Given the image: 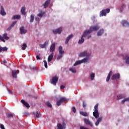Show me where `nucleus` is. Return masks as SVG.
Segmentation results:
<instances>
[{
    "mask_svg": "<svg viewBox=\"0 0 129 129\" xmlns=\"http://www.w3.org/2000/svg\"><path fill=\"white\" fill-rule=\"evenodd\" d=\"M55 49H56V43L54 42L51 44L49 51L50 52H54V51H55Z\"/></svg>",
    "mask_w": 129,
    "mask_h": 129,
    "instance_id": "10",
    "label": "nucleus"
},
{
    "mask_svg": "<svg viewBox=\"0 0 129 129\" xmlns=\"http://www.w3.org/2000/svg\"><path fill=\"white\" fill-rule=\"evenodd\" d=\"M65 88V86L64 85L60 86V89H64Z\"/></svg>",
    "mask_w": 129,
    "mask_h": 129,
    "instance_id": "54",
    "label": "nucleus"
},
{
    "mask_svg": "<svg viewBox=\"0 0 129 129\" xmlns=\"http://www.w3.org/2000/svg\"><path fill=\"white\" fill-rule=\"evenodd\" d=\"M27 44L24 43L22 45V49L23 50H26V48H27Z\"/></svg>",
    "mask_w": 129,
    "mask_h": 129,
    "instance_id": "40",
    "label": "nucleus"
},
{
    "mask_svg": "<svg viewBox=\"0 0 129 129\" xmlns=\"http://www.w3.org/2000/svg\"><path fill=\"white\" fill-rule=\"evenodd\" d=\"M0 127H1V129H6L5 128V125H4V124H1L0 125Z\"/></svg>",
    "mask_w": 129,
    "mask_h": 129,
    "instance_id": "48",
    "label": "nucleus"
},
{
    "mask_svg": "<svg viewBox=\"0 0 129 129\" xmlns=\"http://www.w3.org/2000/svg\"><path fill=\"white\" fill-rule=\"evenodd\" d=\"M59 80V78L57 76H55L54 77H52L51 78V84H53L54 86H56V83L58 82V81Z\"/></svg>",
    "mask_w": 129,
    "mask_h": 129,
    "instance_id": "6",
    "label": "nucleus"
},
{
    "mask_svg": "<svg viewBox=\"0 0 129 129\" xmlns=\"http://www.w3.org/2000/svg\"><path fill=\"white\" fill-rule=\"evenodd\" d=\"M21 18L20 15H15L12 17V20H19Z\"/></svg>",
    "mask_w": 129,
    "mask_h": 129,
    "instance_id": "32",
    "label": "nucleus"
},
{
    "mask_svg": "<svg viewBox=\"0 0 129 129\" xmlns=\"http://www.w3.org/2000/svg\"><path fill=\"white\" fill-rule=\"evenodd\" d=\"M36 59L37 60H41V57H40V55H36Z\"/></svg>",
    "mask_w": 129,
    "mask_h": 129,
    "instance_id": "49",
    "label": "nucleus"
},
{
    "mask_svg": "<svg viewBox=\"0 0 129 129\" xmlns=\"http://www.w3.org/2000/svg\"><path fill=\"white\" fill-rule=\"evenodd\" d=\"M72 109H73V111L74 113H76V108H75V107H73Z\"/></svg>",
    "mask_w": 129,
    "mask_h": 129,
    "instance_id": "47",
    "label": "nucleus"
},
{
    "mask_svg": "<svg viewBox=\"0 0 129 129\" xmlns=\"http://www.w3.org/2000/svg\"><path fill=\"white\" fill-rule=\"evenodd\" d=\"M61 103H62L61 102H60V100H59L58 101H57V103H56V105L57 106H60V105H61Z\"/></svg>",
    "mask_w": 129,
    "mask_h": 129,
    "instance_id": "41",
    "label": "nucleus"
},
{
    "mask_svg": "<svg viewBox=\"0 0 129 129\" xmlns=\"http://www.w3.org/2000/svg\"><path fill=\"white\" fill-rule=\"evenodd\" d=\"M9 39H10V37H8L7 33H4L3 35V36L0 35V40L4 42V43H6V40H5V39L9 40Z\"/></svg>",
    "mask_w": 129,
    "mask_h": 129,
    "instance_id": "5",
    "label": "nucleus"
},
{
    "mask_svg": "<svg viewBox=\"0 0 129 129\" xmlns=\"http://www.w3.org/2000/svg\"><path fill=\"white\" fill-rule=\"evenodd\" d=\"M57 129H63L64 128L62 126V124L61 123H58L57 125Z\"/></svg>",
    "mask_w": 129,
    "mask_h": 129,
    "instance_id": "39",
    "label": "nucleus"
},
{
    "mask_svg": "<svg viewBox=\"0 0 129 129\" xmlns=\"http://www.w3.org/2000/svg\"><path fill=\"white\" fill-rule=\"evenodd\" d=\"M121 9H125V5L124 4H122L121 6Z\"/></svg>",
    "mask_w": 129,
    "mask_h": 129,
    "instance_id": "50",
    "label": "nucleus"
},
{
    "mask_svg": "<svg viewBox=\"0 0 129 129\" xmlns=\"http://www.w3.org/2000/svg\"><path fill=\"white\" fill-rule=\"evenodd\" d=\"M125 97V95H119L117 96V99L119 100V99H122V98H124Z\"/></svg>",
    "mask_w": 129,
    "mask_h": 129,
    "instance_id": "30",
    "label": "nucleus"
},
{
    "mask_svg": "<svg viewBox=\"0 0 129 129\" xmlns=\"http://www.w3.org/2000/svg\"><path fill=\"white\" fill-rule=\"evenodd\" d=\"M33 114L35 118H39V117H41V114L40 113H36V112H33Z\"/></svg>",
    "mask_w": 129,
    "mask_h": 129,
    "instance_id": "20",
    "label": "nucleus"
},
{
    "mask_svg": "<svg viewBox=\"0 0 129 129\" xmlns=\"http://www.w3.org/2000/svg\"><path fill=\"white\" fill-rule=\"evenodd\" d=\"M8 90L9 92V93H12V91H11L10 89H8Z\"/></svg>",
    "mask_w": 129,
    "mask_h": 129,
    "instance_id": "58",
    "label": "nucleus"
},
{
    "mask_svg": "<svg viewBox=\"0 0 129 129\" xmlns=\"http://www.w3.org/2000/svg\"><path fill=\"white\" fill-rule=\"evenodd\" d=\"M103 33H104V30L102 29L98 32L97 35L98 36H101Z\"/></svg>",
    "mask_w": 129,
    "mask_h": 129,
    "instance_id": "27",
    "label": "nucleus"
},
{
    "mask_svg": "<svg viewBox=\"0 0 129 129\" xmlns=\"http://www.w3.org/2000/svg\"><path fill=\"white\" fill-rule=\"evenodd\" d=\"M62 32V28H59L56 30H53V34H60Z\"/></svg>",
    "mask_w": 129,
    "mask_h": 129,
    "instance_id": "11",
    "label": "nucleus"
},
{
    "mask_svg": "<svg viewBox=\"0 0 129 129\" xmlns=\"http://www.w3.org/2000/svg\"><path fill=\"white\" fill-rule=\"evenodd\" d=\"M59 100L60 101V102L62 103V102H65V101H67V99H66V98L65 97H61Z\"/></svg>",
    "mask_w": 129,
    "mask_h": 129,
    "instance_id": "34",
    "label": "nucleus"
},
{
    "mask_svg": "<svg viewBox=\"0 0 129 129\" xmlns=\"http://www.w3.org/2000/svg\"><path fill=\"white\" fill-rule=\"evenodd\" d=\"M35 19V17L34 15L32 14L30 16V23H33L34 22V19Z\"/></svg>",
    "mask_w": 129,
    "mask_h": 129,
    "instance_id": "35",
    "label": "nucleus"
},
{
    "mask_svg": "<svg viewBox=\"0 0 129 129\" xmlns=\"http://www.w3.org/2000/svg\"><path fill=\"white\" fill-rule=\"evenodd\" d=\"M123 60H125L126 64L129 65V56H125L124 58H123Z\"/></svg>",
    "mask_w": 129,
    "mask_h": 129,
    "instance_id": "33",
    "label": "nucleus"
},
{
    "mask_svg": "<svg viewBox=\"0 0 129 129\" xmlns=\"http://www.w3.org/2000/svg\"><path fill=\"white\" fill-rule=\"evenodd\" d=\"M125 101H129V97L124 98L123 100H122V104H123L125 102Z\"/></svg>",
    "mask_w": 129,
    "mask_h": 129,
    "instance_id": "38",
    "label": "nucleus"
},
{
    "mask_svg": "<svg viewBox=\"0 0 129 129\" xmlns=\"http://www.w3.org/2000/svg\"><path fill=\"white\" fill-rule=\"evenodd\" d=\"M111 75H112V72L110 71L109 73L108 76L107 77V79H106L107 82H108V81H109V80H110V76H111Z\"/></svg>",
    "mask_w": 129,
    "mask_h": 129,
    "instance_id": "25",
    "label": "nucleus"
},
{
    "mask_svg": "<svg viewBox=\"0 0 129 129\" xmlns=\"http://www.w3.org/2000/svg\"><path fill=\"white\" fill-rule=\"evenodd\" d=\"M62 54H60L59 55H58L57 59V60H59V59H61V58H62V57H63V55H62Z\"/></svg>",
    "mask_w": 129,
    "mask_h": 129,
    "instance_id": "43",
    "label": "nucleus"
},
{
    "mask_svg": "<svg viewBox=\"0 0 129 129\" xmlns=\"http://www.w3.org/2000/svg\"><path fill=\"white\" fill-rule=\"evenodd\" d=\"M53 57H54V54L53 53L49 55L47 59L48 62H51V61L53 60Z\"/></svg>",
    "mask_w": 129,
    "mask_h": 129,
    "instance_id": "23",
    "label": "nucleus"
},
{
    "mask_svg": "<svg viewBox=\"0 0 129 129\" xmlns=\"http://www.w3.org/2000/svg\"><path fill=\"white\" fill-rule=\"evenodd\" d=\"M46 105H47V106L48 107H50V108L52 107V105L51 104V103L50 102L46 103Z\"/></svg>",
    "mask_w": 129,
    "mask_h": 129,
    "instance_id": "44",
    "label": "nucleus"
},
{
    "mask_svg": "<svg viewBox=\"0 0 129 129\" xmlns=\"http://www.w3.org/2000/svg\"><path fill=\"white\" fill-rule=\"evenodd\" d=\"M90 77L91 80H93V79H94V78L95 77V74L93 73H92Z\"/></svg>",
    "mask_w": 129,
    "mask_h": 129,
    "instance_id": "37",
    "label": "nucleus"
},
{
    "mask_svg": "<svg viewBox=\"0 0 129 129\" xmlns=\"http://www.w3.org/2000/svg\"><path fill=\"white\" fill-rule=\"evenodd\" d=\"M30 68L31 69H37V67H33V68L30 67Z\"/></svg>",
    "mask_w": 129,
    "mask_h": 129,
    "instance_id": "55",
    "label": "nucleus"
},
{
    "mask_svg": "<svg viewBox=\"0 0 129 129\" xmlns=\"http://www.w3.org/2000/svg\"><path fill=\"white\" fill-rule=\"evenodd\" d=\"M18 74V71H12V76L14 78H17V75Z\"/></svg>",
    "mask_w": 129,
    "mask_h": 129,
    "instance_id": "26",
    "label": "nucleus"
},
{
    "mask_svg": "<svg viewBox=\"0 0 129 129\" xmlns=\"http://www.w3.org/2000/svg\"><path fill=\"white\" fill-rule=\"evenodd\" d=\"M87 62H88V57H86L81 60L77 61L74 64V66H77V65H79V64H81L82 63H87Z\"/></svg>",
    "mask_w": 129,
    "mask_h": 129,
    "instance_id": "3",
    "label": "nucleus"
},
{
    "mask_svg": "<svg viewBox=\"0 0 129 129\" xmlns=\"http://www.w3.org/2000/svg\"><path fill=\"white\" fill-rule=\"evenodd\" d=\"M83 107H86V104H85V103H83Z\"/></svg>",
    "mask_w": 129,
    "mask_h": 129,
    "instance_id": "56",
    "label": "nucleus"
},
{
    "mask_svg": "<svg viewBox=\"0 0 129 129\" xmlns=\"http://www.w3.org/2000/svg\"><path fill=\"white\" fill-rule=\"evenodd\" d=\"M102 120V117H100L99 118H98L97 120V121H96L95 124L96 126H98V124H99V123L100 122V121H101Z\"/></svg>",
    "mask_w": 129,
    "mask_h": 129,
    "instance_id": "22",
    "label": "nucleus"
},
{
    "mask_svg": "<svg viewBox=\"0 0 129 129\" xmlns=\"http://www.w3.org/2000/svg\"><path fill=\"white\" fill-rule=\"evenodd\" d=\"M80 115L83 116H88V114L86 112L81 111L80 112Z\"/></svg>",
    "mask_w": 129,
    "mask_h": 129,
    "instance_id": "31",
    "label": "nucleus"
},
{
    "mask_svg": "<svg viewBox=\"0 0 129 129\" xmlns=\"http://www.w3.org/2000/svg\"><path fill=\"white\" fill-rule=\"evenodd\" d=\"M17 24V21L13 22L10 26L7 29V31H10L12 28L15 27V25Z\"/></svg>",
    "mask_w": 129,
    "mask_h": 129,
    "instance_id": "12",
    "label": "nucleus"
},
{
    "mask_svg": "<svg viewBox=\"0 0 129 129\" xmlns=\"http://www.w3.org/2000/svg\"><path fill=\"white\" fill-rule=\"evenodd\" d=\"M21 102L22 103H23V104L25 105V106H26V107H27V108H30V105L29 104V103H27L26 101H25L24 100H22Z\"/></svg>",
    "mask_w": 129,
    "mask_h": 129,
    "instance_id": "18",
    "label": "nucleus"
},
{
    "mask_svg": "<svg viewBox=\"0 0 129 129\" xmlns=\"http://www.w3.org/2000/svg\"><path fill=\"white\" fill-rule=\"evenodd\" d=\"M93 115L95 118H98V117H99V113L98 112V104L95 105Z\"/></svg>",
    "mask_w": 129,
    "mask_h": 129,
    "instance_id": "2",
    "label": "nucleus"
},
{
    "mask_svg": "<svg viewBox=\"0 0 129 129\" xmlns=\"http://www.w3.org/2000/svg\"><path fill=\"white\" fill-rule=\"evenodd\" d=\"M2 51H3V52H6L8 51V48H7V47H2Z\"/></svg>",
    "mask_w": 129,
    "mask_h": 129,
    "instance_id": "42",
    "label": "nucleus"
},
{
    "mask_svg": "<svg viewBox=\"0 0 129 129\" xmlns=\"http://www.w3.org/2000/svg\"><path fill=\"white\" fill-rule=\"evenodd\" d=\"M35 21H36V22H39L40 21V19L39 18V17H37L35 18Z\"/></svg>",
    "mask_w": 129,
    "mask_h": 129,
    "instance_id": "53",
    "label": "nucleus"
},
{
    "mask_svg": "<svg viewBox=\"0 0 129 129\" xmlns=\"http://www.w3.org/2000/svg\"><path fill=\"white\" fill-rule=\"evenodd\" d=\"M4 63H7V60H4Z\"/></svg>",
    "mask_w": 129,
    "mask_h": 129,
    "instance_id": "61",
    "label": "nucleus"
},
{
    "mask_svg": "<svg viewBox=\"0 0 129 129\" xmlns=\"http://www.w3.org/2000/svg\"><path fill=\"white\" fill-rule=\"evenodd\" d=\"M91 55V53H87V51H84L83 52H81L79 54L80 57H89Z\"/></svg>",
    "mask_w": 129,
    "mask_h": 129,
    "instance_id": "7",
    "label": "nucleus"
},
{
    "mask_svg": "<svg viewBox=\"0 0 129 129\" xmlns=\"http://www.w3.org/2000/svg\"><path fill=\"white\" fill-rule=\"evenodd\" d=\"M44 63V67L45 68H48V65L47 64V61L46 60L43 61Z\"/></svg>",
    "mask_w": 129,
    "mask_h": 129,
    "instance_id": "45",
    "label": "nucleus"
},
{
    "mask_svg": "<svg viewBox=\"0 0 129 129\" xmlns=\"http://www.w3.org/2000/svg\"><path fill=\"white\" fill-rule=\"evenodd\" d=\"M84 121L85 123L87 124V125H89L90 126H91V127H92V126H93V124L91 121H90V120H89V119L87 118H85L84 119Z\"/></svg>",
    "mask_w": 129,
    "mask_h": 129,
    "instance_id": "8",
    "label": "nucleus"
},
{
    "mask_svg": "<svg viewBox=\"0 0 129 129\" xmlns=\"http://www.w3.org/2000/svg\"><path fill=\"white\" fill-rule=\"evenodd\" d=\"M49 44V42L48 41H45L44 44H39V47H40V48H41L42 49L44 48H46V46H47V45Z\"/></svg>",
    "mask_w": 129,
    "mask_h": 129,
    "instance_id": "16",
    "label": "nucleus"
},
{
    "mask_svg": "<svg viewBox=\"0 0 129 129\" xmlns=\"http://www.w3.org/2000/svg\"><path fill=\"white\" fill-rule=\"evenodd\" d=\"M21 12L22 15H23L24 16H26V8H25V7H23L22 8Z\"/></svg>",
    "mask_w": 129,
    "mask_h": 129,
    "instance_id": "24",
    "label": "nucleus"
},
{
    "mask_svg": "<svg viewBox=\"0 0 129 129\" xmlns=\"http://www.w3.org/2000/svg\"><path fill=\"white\" fill-rule=\"evenodd\" d=\"M20 31L21 35H23V34H26V33H27V30L25 29V28H24V26H22L20 27Z\"/></svg>",
    "mask_w": 129,
    "mask_h": 129,
    "instance_id": "13",
    "label": "nucleus"
},
{
    "mask_svg": "<svg viewBox=\"0 0 129 129\" xmlns=\"http://www.w3.org/2000/svg\"><path fill=\"white\" fill-rule=\"evenodd\" d=\"M62 126L63 127V128H65L66 126V124L64 122H63Z\"/></svg>",
    "mask_w": 129,
    "mask_h": 129,
    "instance_id": "51",
    "label": "nucleus"
},
{
    "mask_svg": "<svg viewBox=\"0 0 129 129\" xmlns=\"http://www.w3.org/2000/svg\"><path fill=\"white\" fill-rule=\"evenodd\" d=\"M110 12V9H107L106 10H103L100 13V17H103L106 16V14H108Z\"/></svg>",
    "mask_w": 129,
    "mask_h": 129,
    "instance_id": "4",
    "label": "nucleus"
},
{
    "mask_svg": "<svg viewBox=\"0 0 129 129\" xmlns=\"http://www.w3.org/2000/svg\"><path fill=\"white\" fill-rule=\"evenodd\" d=\"M121 24L123 27H129V23L126 20H122Z\"/></svg>",
    "mask_w": 129,
    "mask_h": 129,
    "instance_id": "15",
    "label": "nucleus"
},
{
    "mask_svg": "<svg viewBox=\"0 0 129 129\" xmlns=\"http://www.w3.org/2000/svg\"><path fill=\"white\" fill-rule=\"evenodd\" d=\"M120 78V75L119 73L113 75L111 78L112 80H115Z\"/></svg>",
    "mask_w": 129,
    "mask_h": 129,
    "instance_id": "9",
    "label": "nucleus"
},
{
    "mask_svg": "<svg viewBox=\"0 0 129 129\" xmlns=\"http://www.w3.org/2000/svg\"><path fill=\"white\" fill-rule=\"evenodd\" d=\"M90 38H91V35H89L88 36V39H90Z\"/></svg>",
    "mask_w": 129,
    "mask_h": 129,
    "instance_id": "60",
    "label": "nucleus"
},
{
    "mask_svg": "<svg viewBox=\"0 0 129 129\" xmlns=\"http://www.w3.org/2000/svg\"><path fill=\"white\" fill-rule=\"evenodd\" d=\"M74 35L73 34H71L70 35L68 36V37L66 38V44H68V43H69V41L71 39H72V38H73Z\"/></svg>",
    "mask_w": 129,
    "mask_h": 129,
    "instance_id": "14",
    "label": "nucleus"
},
{
    "mask_svg": "<svg viewBox=\"0 0 129 129\" xmlns=\"http://www.w3.org/2000/svg\"><path fill=\"white\" fill-rule=\"evenodd\" d=\"M51 1L50 0H47L44 4H43V7L44 9L48 8V6L50 4Z\"/></svg>",
    "mask_w": 129,
    "mask_h": 129,
    "instance_id": "17",
    "label": "nucleus"
},
{
    "mask_svg": "<svg viewBox=\"0 0 129 129\" xmlns=\"http://www.w3.org/2000/svg\"><path fill=\"white\" fill-rule=\"evenodd\" d=\"M45 14H46L45 12H42V10L39 11V14L37 15L38 17H39L40 18H42V17H44L45 16Z\"/></svg>",
    "mask_w": 129,
    "mask_h": 129,
    "instance_id": "19",
    "label": "nucleus"
},
{
    "mask_svg": "<svg viewBox=\"0 0 129 129\" xmlns=\"http://www.w3.org/2000/svg\"><path fill=\"white\" fill-rule=\"evenodd\" d=\"M3 51V47H0V53Z\"/></svg>",
    "mask_w": 129,
    "mask_h": 129,
    "instance_id": "57",
    "label": "nucleus"
},
{
    "mask_svg": "<svg viewBox=\"0 0 129 129\" xmlns=\"http://www.w3.org/2000/svg\"><path fill=\"white\" fill-rule=\"evenodd\" d=\"M58 52L59 54H64V51L61 46H60L58 48Z\"/></svg>",
    "mask_w": 129,
    "mask_h": 129,
    "instance_id": "29",
    "label": "nucleus"
},
{
    "mask_svg": "<svg viewBox=\"0 0 129 129\" xmlns=\"http://www.w3.org/2000/svg\"><path fill=\"white\" fill-rule=\"evenodd\" d=\"M122 12H123V9L120 10V13H122Z\"/></svg>",
    "mask_w": 129,
    "mask_h": 129,
    "instance_id": "59",
    "label": "nucleus"
},
{
    "mask_svg": "<svg viewBox=\"0 0 129 129\" xmlns=\"http://www.w3.org/2000/svg\"><path fill=\"white\" fill-rule=\"evenodd\" d=\"M80 129H89V128H86V127H85L83 126H82L80 127Z\"/></svg>",
    "mask_w": 129,
    "mask_h": 129,
    "instance_id": "52",
    "label": "nucleus"
},
{
    "mask_svg": "<svg viewBox=\"0 0 129 129\" xmlns=\"http://www.w3.org/2000/svg\"><path fill=\"white\" fill-rule=\"evenodd\" d=\"M70 71H71L73 73H76V69L74 68H71L70 69Z\"/></svg>",
    "mask_w": 129,
    "mask_h": 129,
    "instance_id": "36",
    "label": "nucleus"
},
{
    "mask_svg": "<svg viewBox=\"0 0 129 129\" xmlns=\"http://www.w3.org/2000/svg\"><path fill=\"white\" fill-rule=\"evenodd\" d=\"M1 15L2 16H6L7 15V13L5 12V9H4V7L2 6L1 7V11L0 12Z\"/></svg>",
    "mask_w": 129,
    "mask_h": 129,
    "instance_id": "21",
    "label": "nucleus"
},
{
    "mask_svg": "<svg viewBox=\"0 0 129 129\" xmlns=\"http://www.w3.org/2000/svg\"><path fill=\"white\" fill-rule=\"evenodd\" d=\"M99 30V27L98 26H95L90 27V29L88 30H86L83 33V36L86 37L88 34H90L92 32L94 31H97Z\"/></svg>",
    "mask_w": 129,
    "mask_h": 129,
    "instance_id": "1",
    "label": "nucleus"
},
{
    "mask_svg": "<svg viewBox=\"0 0 129 129\" xmlns=\"http://www.w3.org/2000/svg\"><path fill=\"white\" fill-rule=\"evenodd\" d=\"M85 37L86 36H84L83 34L82 35V36L81 37V39L78 41V43L79 44H82L83 43H84V38L83 37Z\"/></svg>",
    "mask_w": 129,
    "mask_h": 129,
    "instance_id": "28",
    "label": "nucleus"
},
{
    "mask_svg": "<svg viewBox=\"0 0 129 129\" xmlns=\"http://www.w3.org/2000/svg\"><path fill=\"white\" fill-rule=\"evenodd\" d=\"M14 115L12 113H9L7 114V117H13Z\"/></svg>",
    "mask_w": 129,
    "mask_h": 129,
    "instance_id": "46",
    "label": "nucleus"
}]
</instances>
